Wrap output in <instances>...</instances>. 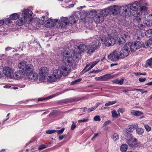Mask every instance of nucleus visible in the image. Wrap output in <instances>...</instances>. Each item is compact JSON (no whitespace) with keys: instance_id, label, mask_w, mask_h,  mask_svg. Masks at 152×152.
Listing matches in <instances>:
<instances>
[{"instance_id":"e433bc0d","label":"nucleus","mask_w":152,"mask_h":152,"mask_svg":"<svg viewBox=\"0 0 152 152\" xmlns=\"http://www.w3.org/2000/svg\"><path fill=\"white\" fill-rule=\"evenodd\" d=\"M111 137L115 141L118 140L119 136L118 134L117 133H114L112 136Z\"/></svg>"},{"instance_id":"c03bdc74","label":"nucleus","mask_w":152,"mask_h":152,"mask_svg":"<svg viewBox=\"0 0 152 152\" xmlns=\"http://www.w3.org/2000/svg\"><path fill=\"white\" fill-rule=\"evenodd\" d=\"M53 76H49L48 77V82H52L55 80L56 78H55L54 77H52Z\"/></svg>"},{"instance_id":"cd10ccee","label":"nucleus","mask_w":152,"mask_h":152,"mask_svg":"<svg viewBox=\"0 0 152 152\" xmlns=\"http://www.w3.org/2000/svg\"><path fill=\"white\" fill-rule=\"evenodd\" d=\"M82 99L81 98H71L69 99H67L64 100L63 101V102H72L73 101H80Z\"/></svg>"},{"instance_id":"a18cd8bd","label":"nucleus","mask_w":152,"mask_h":152,"mask_svg":"<svg viewBox=\"0 0 152 152\" xmlns=\"http://www.w3.org/2000/svg\"><path fill=\"white\" fill-rule=\"evenodd\" d=\"M100 61L99 59H97L95 61H93L90 64L93 67L96 65Z\"/></svg>"},{"instance_id":"f3484780","label":"nucleus","mask_w":152,"mask_h":152,"mask_svg":"<svg viewBox=\"0 0 152 152\" xmlns=\"http://www.w3.org/2000/svg\"><path fill=\"white\" fill-rule=\"evenodd\" d=\"M138 127L137 124H132L129 126L128 128H126L124 130V135H126L128 134H131L133 132V129H137Z\"/></svg>"},{"instance_id":"0eeeda50","label":"nucleus","mask_w":152,"mask_h":152,"mask_svg":"<svg viewBox=\"0 0 152 152\" xmlns=\"http://www.w3.org/2000/svg\"><path fill=\"white\" fill-rule=\"evenodd\" d=\"M127 144L130 146L132 147L137 145V140L136 138L133 139L132 134H128L124 135Z\"/></svg>"},{"instance_id":"79ce46f5","label":"nucleus","mask_w":152,"mask_h":152,"mask_svg":"<svg viewBox=\"0 0 152 152\" xmlns=\"http://www.w3.org/2000/svg\"><path fill=\"white\" fill-rule=\"evenodd\" d=\"M152 35V29L148 30L146 31L145 33V35L148 37L151 36Z\"/></svg>"},{"instance_id":"58836bf2","label":"nucleus","mask_w":152,"mask_h":152,"mask_svg":"<svg viewBox=\"0 0 152 152\" xmlns=\"http://www.w3.org/2000/svg\"><path fill=\"white\" fill-rule=\"evenodd\" d=\"M144 129L142 128H139L136 129L137 133L139 135H141L144 133Z\"/></svg>"},{"instance_id":"09e8293b","label":"nucleus","mask_w":152,"mask_h":152,"mask_svg":"<svg viewBox=\"0 0 152 152\" xmlns=\"http://www.w3.org/2000/svg\"><path fill=\"white\" fill-rule=\"evenodd\" d=\"M65 129L64 128H63L61 130H56V132L58 134H62L64 132Z\"/></svg>"},{"instance_id":"6e6552de","label":"nucleus","mask_w":152,"mask_h":152,"mask_svg":"<svg viewBox=\"0 0 152 152\" xmlns=\"http://www.w3.org/2000/svg\"><path fill=\"white\" fill-rule=\"evenodd\" d=\"M70 65L69 64H64L59 67V69L63 75L65 76L69 73Z\"/></svg>"},{"instance_id":"3c124183","label":"nucleus","mask_w":152,"mask_h":152,"mask_svg":"<svg viewBox=\"0 0 152 152\" xmlns=\"http://www.w3.org/2000/svg\"><path fill=\"white\" fill-rule=\"evenodd\" d=\"M148 48H152V40L151 39H149L148 41Z\"/></svg>"},{"instance_id":"052dcab7","label":"nucleus","mask_w":152,"mask_h":152,"mask_svg":"<svg viewBox=\"0 0 152 152\" xmlns=\"http://www.w3.org/2000/svg\"><path fill=\"white\" fill-rule=\"evenodd\" d=\"M138 26L140 29H142L144 27V26L142 24L139 23L138 25Z\"/></svg>"},{"instance_id":"37998d69","label":"nucleus","mask_w":152,"mask_h":152,"mask_svg":"<svg viewBox=\"0 0 152 152\" xmlns=\"http://www.w3.org/2000/svg\"><path fill=\"white\" fill-rule=\"evenodd\" d=\"M141 33L140 32L139 34H136L134 36V38L135 39L139 40L142 37V36L141 35Z\"/></svg>"},{"instance_id":"b1692460","label":"nucleus","mask_w":152,"mask_h":152,"mask_svg":"<svg viewBox=\"0 0 152 152\" xmlns=\"http://www.w3.org/2000/svg\"><path fill=\"white\" fill-rule=\"evenodd\" d=\"M126 45L127 46V48H128L129 49V50L130 52L131 51L132 52L135 51L136 50L133 44V42H127L126 44Z\"/></svg>"},{"instance_id":"ea45409f","label":"nucleus","mask_w":152,"mask_h":152,"mask_svg":"<svg viewBox=\"0 0 152 152\" xmlns=\"http://www.w3.org/2000/svg\"><path fill=\"white\" fill-rule=\"evenodd\" d=\"M120 148L122 151H125L127 149V145L126 144H123L121 145Z\"/></svg>"},{"instance_id":"f8f14e48","label":"nucleus","mask_w":152,"mask_h":152,"mask_svg":"<svg viewBox=\"0 0 152 152\" xmlns=\"http://www.w3.org/2000/svg\"><path fill=\"white\" fill-rule=\"evenodd\" d=\"M59 21V19H56L53 20L51 18H50L49 19L45 21L44 23V25L47 28H49L58 24Z\"/></svg>"},{"instance_id":"a878e982","label":"nucleus","mask_w":152,"mask_h":152,"mask_svg":"<svg viewBox=\"0 0 152 152\" xmlns=\"http://www.w3.org/2000/svg\"><path fill=\"white\" fill-rule=\"evenodd\" d=\"M140 12H138L137 14V15L134 19V21L135 23H138V24L140 23L141 22V17L140 15Z\"/></svg>"},{"instance_id":"5fc2aeb1","label":"nucleus","mask_w":152,"mask_h":152,"mask_svg":"<svg viewBox=\"0 0 152 152\" xmlns=\"http://www.w3.org/2000/svg\"><path fill=\"white\" fill-rule=\"evenodd\" d=\"M117 111L119 114H120L119 113H123L125 112V109L124 108H119L118 110Z\"/></svg>"},{"instance_id":"7c9ffc66","label":"nucleus","mask_w":152,"mask_h":152,"mask_svg":"<svg viewBox=\"0 0 152 152\" xmlns=\"http://www.w3.org/2000/svg\"><path fill=\"white\" fill-rule=\"evenodd\" d=\"M71 54H72V57L73 58V61L76 59L79 58L80 56V53L79 52H76L74 50L73 51V52Z\"/></svg>"},{"instance_id":"bb28decb","label":"nucleus","mask_w":152,"mask_h":152,"mask_svg":"<svg viewBox=\"0 0 152 152\" xmlns=\"http://www.w3.org/2000/svg\"><path fill=\"white\" fill-rule=\"evenodd\" d=\"M27 22V20H26L24 19L21 16L20 18L19 19V20L17 21L16 23L18 26H20L23 24Z\"/></svg>"},{"instance_id":"aec40b11","label":"nucleus","mask_w":152,"mask_h":152,"mask_svg":"<svg viewBox=\"0 0 152 152\" xmlns=\"http://www.w3.org/2000/svg\"><path fill=\"white\" fill-rule=\"evenodd\" d=\"M79 18V17L76 14L71 15L69 18L68 20L69 23L72 24H75Z\"/></svg>"},{"instance_id":"0e129e2a","label":"nucleus","mask_w":152,"mask_h":152,"mask_svg":"<svg viewBox=\"0 0 152 152\" xmlns=\"http://www.w3.org/2000/svg\"><path fill=\"white\" fill-rule=\"evenodd\" d=\"M146 80V78H140L139 79V81L140 82H144Z\"/></svg>"},{"instance_id":"bf43d9fd","label":"nucleus","mask_w":152,"mask_h":152,"mask_svg":"<svg viewBox=\"0 0 152 152\" xmlns=\"http://www.w3.org/2000/svg\"><path fill=\"white\" fill-rule=\"evenodd\" d=\"M96 109L95 108L94 106L91 108L88 109V113H89L93 111Z\"/></svg>"},{"instance_id":"338daca9","label":"nucleus","mask_w":152,"mask_h":152,"mask_svg":"<svg viewBox=\"0 0 152 152\" xmlns=\"http://www.w3.org/2000/svg\"><path fill=\"white\" fill-rule=\"evenodd\" d=\"M99 135V133H97L96 134H95L93 137H92V138H91V140H93L95 138L97 137Z\"/></svg>"},{"instance_id":"393cba45","label":"nucleus","mask_w":152,"mask_h":152,"mask_svg":"<svg viewBox=\"0 0 152 152\" xmlns=\"http://www.w3.org/2000/svg\"><path fill=\"white\" fill-rule=\"evenodd\" d=\"M24 74L23 70L20 69L18 71L16 72L14 74L15 76L18 79H20Z\"/></svg>"},{"instance_id":"6e6d98bb","label":"nucleus","mask_w":152,"mask_h":152,"mask_svg":"<svg viewBox=\"0 0 152 152\" xmlns=\"http://www.w3.org/2000/svg\"><path fill=\"white\" fill-rule=\"evenodd\" d=\"M144 126L146 131L148 132L150 131L151 129V127L148 125H145Z\"/></svg>"},{"instance_id":"9d476101","label":"nucleus","mask_w":152,"mask_h":152,"mask_svg":"<svg viewBox=\"0 0 152 152\" xmlns=\"http://www.w3.org/2000/svg\"><path fill=\"white\" fill-rule=\"evenodd\" d=\"M143 1H140L139 2L134 1L131 4L130 6H129L130 10L131 11H132V13L133 14L137 12V8L140 7L141 5L143 4Z\"/></svg>"},{"instance_id":"20e7f679","label":"nucleus","mask_w":152,"mask_h":152,"mask_svg":"<svg viewBox=\"0 0 152 152\" xmlns=\"http://www.w3.org/2000/svg\"><path fill=\"white\" fill-rule=\"evenodd\" d=\"M61 55L62 56V60L64 63H68L70 65H72L73 61V58L72 54L70 53V52L66 50H63L61 52Z\"/></svg>"},{"instance_id":"4d7b16f0","label":"nucleus","mask_w":152,"mask_h":152,"mask_svg":"<svg viewBox=\"0 0 152 152\" xmlns=\"http://www.w3.org/2000/svg\"><path fill=\"white\" fill-rule=\"evenodd\" d=\"M94 120L95 121H99L101 120L100 117L98 115H96L94 118Z\"/></svg>"},{"instance_id":"e2e57ef3","label":"nucleus","mask_w":152,"mask_h":152,"mask_svg":"<svg viewBox=\"0 0 152 152\" xmlns=\"http://www.w3.org/2000/svg\"><path fill=\"white\" fill-rule=\"evenodd\" d=\"M46 148V146L45 145H40L39 147V150H42Z\"/></svg>"},{"instance_id":"8fccbe9b","label":"nucleus","mask_w":152,"mask_h":152,"mask_svg":"<svg viewBox=\"0 0 152 152\" xmlns=\"http://www.w3.org/2000/svg\"><path fill=\"white\" fill-rule=\"evenodd\" d=\"M142 47L145 48H148V41L143 43L142 45Z\"/></svg>"},{"instance_id":"de8ad7c7","label":"nucleus","mask_w":152,"mask_h":152,"mask_svg":"<svg viewBox=\"0 0 152 152\" xmlns=\"http://www.w3.org/2000/svg\"><path fill=\"white\" fill-rule=\"evenodd\" d=\"M56 132L55 130H48L46 131V133L47 134H52Z\"/></svg>"},{"instance_id":"4be33fe9","label":"nucleus","mask_w":152,"mask_h":152,"mask_svg":"<svg viewBox=\"0 0 152 152\" xmlns=\"http://www.w3.org/2000/svg\"><path fill=\"white\" fill-rule=\"evenodd\" d=\"M52 75L54 78H56V79L60 78L63 75L59 69H58L54 70Z\"/></svg>"},{"instance_id":"4468645a","label":"nucleus","mask_w":152,"mask_h":152,"mask_svg":"<svg viewBox=\"0 0 152 152\" xmlns=\"http://www.w3.org/2000/svg\"><path fill=\"white\" fill-rule=\"evenodd\" d=\"M49 70L46 67H43L39 70L40 76L42 80H44L47 78L48 75Z\"/></svg>"},{"instance_id":"774afa93","label":"nucleus","mask_w":152,"mask_h":152,"mask_svg":"<svg viewBox=\"0 0 152 152\" xmlns=\"http://www.w3.org/2000/svg\"><path fill=\"white\" fill-rule=\"evenodd\" d=\"M10 19L8 18H7L5 19V22L6 24H8L10 23Z\"/></svg>"},{"instance_id":"a211bd4d","label":"nucleus","mask_w":152,"mask_h":152,"mask_svg":"<svg viewBox=\"0 0 152 152\" xmlns=\"http://www.w3.org/2000/svg\"><path fill=\"white\" fill-rule=\"evenodd\" d=\"M3 72L6 76L9 78H12L14 77L13 70L9 67H4Z\"/></svg>"},{"instance_id":"c85d7f7f","label":"nucleus","mask_w":152,"mask_h":152,"mask_svg":"<svg viewBox=\"0 0 152 152\" xmlns=\"http://www.w3.org/2000/svg\"><path fill=\"white\" fill-rule=\"evenodd\" d=\"M124 79L122 78L120 80L119 79H117L112 80V82L114 83L122 85L123 84Z\"/></svg>"},{"instance_id":"2f4dec72","label":"nucleus","mask_w":152,"mask_h":152,"mask_svg":"<svg viewBox=\"0 0 152 152\" xmlns=\"http://www.w3.org/2000/svg\"><path fill=\"white\" fill-rule=\"evenodd\" d=\"M93 67L90 64H87L81 73H85L90 70Z\"/></svg>"},{"instance_id":"473e14b6","label":"nucleus","mask_w":152,"mask_h":152,"mask_svg":"<svg viewBox=\"0 0 152 152\" xmlns=\"http://www.w3.org/2000/svg\"><path fill=\"white\" fill-rule=\"evenodd\" d=\"M131 113L132 115L137 116H141L143 114V113L141 111L134 110H132Z\"/></svg>"},{"instance_id":"72a5a7b5","label":"nucleus","mask_w":152,"mask_h":152,"mask_svg":"<svg viewBox=\"0 0 152 152\" xmlns=\"http://www.w3.org/2000/svg\"><path fill=\"white\" fill-rule=\"evenodd\" d=\"M141 1H143L144 2H143V4H142L140 7V10L141 11H144L147 10V7L145 6L147 5V3L145 2L144 0H141Z\"/></svg>"},{"instance_id":"ddd939ff","label":"nucleus","mask_w":152,"mask_h":152,"mask_svg":"<svg viewBox=\"0 0 152 152\" xmlns=\"http://www.w3.org/2000/svg\"><path fill=\"white\" fill-rule=\"evenodd\" d=\"M129 38V34L127 32H124L117 39V43L119 45L123 44L125 43L126 41Z\"/></svg>"},{"instance_id":"c9c22d12","label":"nucleus","mask_w":152,"mask_h":152,"mask_svg":"<svg viewBox=\"0 0 152 152\" xmlns=\"http://www.w3.org/2000/svg\"><path fill=\"white\" fill-rule=\"evenodd\" d=\"M19 17V15L17 13H15L11 14L10 18L12 20H15L17 19Z\"/></svg>"},{"instance_id":"f03ea898","label":"nucleus","mask_w":152,"mask_h":152,"mask_svg":"<svg viewBox=\"0 0 152 152\" xmlns=\"http://www.w3.org/2000/svg\"><path fill=\"white\" fill-rule=\"evenodd\" d=\"M90 15H91L92 17L94 16V20L96 23H101L104 20V17L107 16V14L105 12L104 9L101 11L95 14V12H94L92 11L90 13Z\"/></svg>"},{"instance_id":"603ef678","label":"nucleus","mask_w":152,"mask_h":152,"mask_svg":"<svg viewBox=\"0 0 152 152\" xmlns=\"http://www.w3.org/2000/svg\"><path fill=\"white\" fill-rule=\"evenodd\" d=\"M88 121V118H83L81 120H79L78 121V123H83L84 122H87Z\"/></svg>"},{"instance_id":"69168bd1","label":"nucleus","mask_w":152,"mask_h":152,"mask_svg":"<svg viewBox=\"0 0 152 152\" xmlns=\"http://www.w3.org/2000/svg\"><path fill=\"white\" fill-rule=\"evenodd\" d=\"M110 121H105L104 124V126H105L107 125L110 124Z\"/></svg>"},{"instance_id":"412c9836","label":"nucleus","mask_w":152,"mask_h":152,"mask_svg":"<svg viewBox=\"0 0 152 152\" xmlns=\"http://www.w3.org/2000/svg\"><path fill=\"white\" fill-rule=\"evenodd\" d=\"M68 21L67 17H62L61 19L60 25L62 28L66 27L68 25Z\"/></svg>"},{"instance_id":"f257e3e1","label":"nucleus","mask_w":152,"mask_h":152,"mask_svg":"<svg viewBox=\"0 0 152 152\" xmlns=\"http://www.w3.org/2000/svg\"><path fill=\"white\" fill-rule=\"evenodd\" d=\"M18 67L19 69L23 70L29 80L34 81L37 79V75L33 73L34 67L32 64L23 61L19 63Z\"/></svg>"},{"instance_id":"f704fd0d","label":"nucleus","mask_w":152,"mask_h":152,"mask_svg":"<svg viewBox=\"0 0 152 152\" xmlns=\"http://www.w3.org/2000/svg\"><path fill=\"white\" fill-rule=\"evenodd\" d=\"M133 44L136 50L142 46L141 43L139 41H135L134 42H133Z\"/></svg>"},{"instance_id":"4c0bfd02","label":"nucleus","mask_w":152,"mask_h":152,"mask_svg":"<svg viewBox=\"0 0 152 152\" xmlns=\"http://www.w3.org/2000/svg\"><path fill=\"white\" fill-rule=\"evenodd\" d=\"M146 67H152V58L147 60L146 63Z\"/></svg>"},{"instance_id":"9b49d317","label":"nucleus","mask_w":152,"mask_h":152,"mask_svg":"<svg viewBox=\"0 0 152 152\" xmlns=\"http://www.w3.org/2000/svg\"><path fill=\"white\" fill-rule=\"evenodd\" d=\"M22 12L23 13L21 15L22 17L26 20H27V21L28 20L31 21V17L33 14L32 11L26 9L22 10Z\"/></svg>"},{"instance_id":"13d9d810","label":"nucleus","mask_w":152,"mask_h":152,"mask_svg":"<svg viewBox=\"0 0 152 152\" xmlns=\"http://www.w3.org/2000/svg\"><path fill=\"white\" fill-rule=\"evenodd\" d=\"M72 124L71 126V129L72 130H73L76 127V123H74V121H72Z\"/></svg>"},{"instance_id":"dca6fc26","label":"nucleus","mask_w":152,"mask_h":152,"mask_svg":"<svg viewBox=\"0 0 152 152\" xmlns=\"http://www.w3.org/2000/svg\"><path fill=\"white\" fill-rule=\"evenodd\" d=\"M144 17L146 20L144 22V24L148 26H150L152 25V20L151 19L152 14H149L148 13H145L144 15Z\"/></svg>"},{"instance_id":"423d86ee","label":"nucleus","mask_w":152,"mask_h":152,"mask_svg":"<svg viewBox=\"0 0 152 152\" xmlns=\"http://www.w3.org/2000/svg\"><path fill=\"white\" fill-rule=\"evenodd\" d=\"M100 46V43L97 39L92 41V43L88 45L89 53H92L94 52L95 49L99 48Z\"/></svg>"},{"instance_id":"a19ab883","label":"nucleus","mask_w":152,"mask_h":152,"mask_svg":"<svg viewBox=\"0 0 152 152\" xmlns=\"http://www.w3.org/2000/svg\"><path fill=\"white\" fill-rule=\"evenodd\" d=\"M112 116L114 118H118V116H120V114H117L116 110H113L112 112Z\"/></svg>"},{"instance_id":"2eb2a0df","label":"nucleus","mask_w":152,"mask_h":152,"mask_svg":"<svg viewBox=\"0 0 152 152\" xmlns=\"http://www.w3.org/2000/svg\"><path fill=\"white\" fill-rule=\"evenodd\" d=\"M108 58L112 61H116L120 58V56L119 52L115 50L108 56Z\"/></svg>"},{"instance_id":"5701e85b","label":"nucleus","mask_w":152,"mask_h":152,"mask_svg":"<svg viewBox=\"0 0 152 152\" xmlns=\"http://www.w3.org/2000/svg\"><path fill=\"white\" fill-rule=\"evenodd\" d=\"M78 49L81 52H84L85 51H87V53H88V54H90L91 53H89V48H88V47H87V46L86 45L82 44H80V45L78 47Z\"/></svg>"},{"instance_id":"864d4df0","label":"nucleus","mask_w":152,"mask_h":152,"mask_svg":"<svg viewBox=\"0 0 152 152\" xmlns=\"http://www.w3.org/2000/svg\"><path fill=\"white\" fill-rule=\"evenodd\" d=\"M81 80V79L79 78L76 80H75V81H72L71 84H76L77 82H79Z\"/></svg>"},{"instance_id":"680f3d73","label":"nucleus","mask_w":152,"mask_h":152,"mask_svg":"<svg viewBox=\"0 0 152 152\" xmlns=\"http://www.w3.org/2000/svg\"><path fill=\"white\" fill-rule=\"evenodd\" d=\"M66 135H62L58 137L59 140H62L64 138L66 137Z\"/></svg>"},{"instance_id":"39448f33","label":"nucleus","mask_w":152,"mask_h":152,"mask_svg":"<svg viewBox=\"0 0 152 152\" xmlns=\"http://www.w3.org/2000/svg\"><path fill=\"white\" fill-rule=\"evenodd\" d=\"M119 7L118 6L114 5L109 7L104 10L107 15L109 14L116 15L119 13Z\"/></svg>"},{"instance_id":"6ab92c4d","label":"nucleus","mask_w":152,"mask_h":152,"mask_svg":"<svg viewBox=\"0 0 152 152\" xmlns=\"http://www.w3.org/2000/svg\"><path fill=\"white\" fill-rule=\"evenodd\" d=\"M128 48H127V46L125 44L123 48L122 49V52L124 53V55H123V56L122 55V53H119V52L120 56V58H123L127 57L129 53L130 52Z\"/></svg>"},{"instance_id":"49530a36","label":"nucleus","mask_w":152,"mask_h":152,"mask_svg":"<svg viewBox=\"0 0 152 152\" xmlns=\"http://www.w3.org/2000/svg\"><path fill=\"white\" fill-rule=\"evenodd\" d=\"M116 103V101H109L108 102L106 103L105 104V106H110Z\"/></svg>"},{"instance_id":"c756f323","label":"nucleus","mask_w":152,"mask_h":152,"mask_svg":"<svg viewBox=\"0 0 152 152\" xmlns=\"http://www.w3.org/2000/svg\"><path fill=\"white\" fill-rule=\"evenodd\" d=\"M111 74H108L100 76V77L102 78L101 81H105L111 78Z\"/></svg>"},{"instance_id":"7ed1b4c3","label":"nucleus","mask_w":152,"mask_h":152,"mask_svg":"<svg viewBox=\"0 0 152 152\" xmlns=\"http://www.w3.org/2000/svg\"><path fill=\"white\" fill-rule=\"evenodd\" d=\"M130 9L129 6H121L119 7V14L121 16L125 17H127L131 15L134 16L135 15V14L132 13V11H131Z\"/></svg>"},{"instance_id":"1a4fd4ad","label":"nucleus","mask_w":152,"mask_h":152,"mask_svg":"<svg viewBox=\"0 0 152 152\" xmlns=\"http://www.w3.org/2000/svg\"><path fill=\"white\" fill-rule=\"evenodd\" d=\"M101 41L105 46L107 47L112 46L115 43L114 38L109 37L102 38L101 39Z\"/></svg>"}]
</instances>
